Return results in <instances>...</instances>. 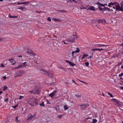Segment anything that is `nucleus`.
I'll return each mask as SVG.
<instances>
[{"label": "nucleus", "instance_id": "603ef678", "mask_svg": "<svg viewBox=\"0 0 123 123\" xmlns=\"http://www.w3.org/2000/svg\"><path fill=\"white\" fill-rule=\"evenodd\" d=\"M33 116L32 115H30V118H33Z\"/></svg>", "mask_w": 123, "mask_h": 123}, {"label": "nucleus", "instance_id": "a19ab883", "mask_svg": "<svg viewBox=\"0 0 123 123\" xmlns=\"http://www.w3.org/2000/svg\"><path fill=\"white\" fill-rule=\"evenodd\" d=\"M79 81H80V82H82V83H84L86 84H87L85 82H84L83 81H81V80H79Z\"/></svg>", "mask_w": 123, "mask_h": 123}, {"label": "nucleus", "instance_id": "a211bd4d", "mask_svg": "<svg viewBox=\"0 0 123 123\" xmlns=\"http://www.w3.org/2000/svg\"><path fill=\"white\" fill-rule=\"evenodd\" d=\"M49 96L51 97V98H52L54 96V92H53L51 93H50L49 94Z\"/></svg>", "mask_w": 123, "mask_h": 123}, {"label": "nucleus", "instance_id": "bb28decb", "mask_svg": "<svg viewBox=\"0 0 123 123\" xmlns=\"http://www.w3.org/2000/svg\"><path fill=\"white\" fill-rule=\"evenodd\" d=\"M97 121V120H96V119H93V122H93V123H96Z\"/></svg>", "mask_w": 123, "mask_h": 123}, {"label": "nucleus", "instance_id": "f257e3e1", "mask_svg": "<svg viewBox=\"0 0 123 123\" xmlns=\"http://www.w3.org/2000/svg\"><path fill=\"white\" fill-rule=\"evenodd\" d=\"M114 5H115V6L116 7L117 11H123L122 4L120 6L119 4L117 2H111V3H109L108 6L110 7H111L113 6Z\"/></svg>", "mask_w": 123, "mask_h": 123}, {"label": "nucleus", "instance_id": "c03bdc74", "mask_svg": "<svg viewBox=\"0 0 123 123\" xmlns=\"http://www.w3.org/2000/svg\"><path fill=\"white\" fill-rule=\"evenodd\" d=\"M1 67H5V66L3 65V64L1 63Z\"/></svg>", "mask_w": 123, "mask_h": 123}, {"label": "nucleus", "instance_id": "c9c22d12", "mask_svg": "<svg viewBox=\"0 0 123 123\" xmlns=\"http://www.w3.org/2000/svg\"><path fill=\"white\" fill-rule=\"evenodd\" d=\"M96 4L98 5H99L101 6L102 4L99 3V2H97L96 3Z\"/></svg>", "mask_w": 123, "mask_h": 123}, {"label": "nucleus", "instance_id": "2eb2a0df", "mask_svg": "<svg viewBox=\"0 0 123 123\" xmlns=\"http://www.w3.org/2000/svg\"><path fill=\"white\" fill-rule=\"evenodd\" d=\"M57 11L61 13H66V11L65 10H60L56 11Z\"/></svg>", "mask_w": 123, "mask_h": 123}, {"label": "nucleus", "instance_id": "49530a36", "mask_svg": "<svg viewBox=\"0 0 123 123\" xmlns=\"http://www.w3.org/2000/svg\"><path fill=\"white\" fill-rule=\"evenodd\" d=\"M47 20L49 21H50L51 20V19L50 17H48L47 18Z\"/></svg>", "mask_w": 123, "mask_h": 123}, {"label": "nucleus", "instance_id": "a878e982", "mask_svg": "<svg viewBox=\"0 0 123 123\" xmlns=\"http://www.w3.org/2000/svg\"><path fill=\"white\" fill-rule=\"evenodd\" d=\"M80 8L81 9H86V8L84 7L83 6H81L80 7Z\"/></svg>", "mask_w": 123, "mask_h": 123}, {"label": "nucleus", "instance_id": "5701e85b", "mask_svg": "<svg viewBox=\"0 0 123 123\" xmlns=\"http://www.w3.org/2000/svg\"><path fill=\"white\" fill-rule=\"evenodd\" d=\"M39 105L41 106H45V105L44 104V102H42V103L41 104H40Z\"/></svg>", "mask_w": 123, "mask_h": 123}, {"label": "nucleus", "instance_id": "5fc2aeb1", "mask_svg": "<svg viewBox=\"0 0 123 123\" xmlns=\"http://www.w3.org/2000/svg\"><path fill=\"white\" fill-rule=\"evenodd\" d=\"M62 70H63L65 71H66V69H65L64 68H62Z\"/></svg>", "mask_w": 123, "mask_h": 123}, {"label": "nucleus", "instance_id": "f03ea898", "mask_svg": "<svg viewBox=\"0 0 123 123\" xmlns=\"http://www.w3.org/2000/svg\"><path fill=\"white\" fill-rule=\"evenodd\" d=\"M27 103L30 105L34 106L38 104V101L35 98H33L28 99Z\"/></svg>", "mask_w": 123, "mask_h": 123}, {"label": "nucleus", "instance_id": "412c9836", "mask_svg": "<svg viewBox=\"0 0 123 123\" xmlns=\"http://www.w3.org/2000/svg\"><path fill=\"white\" fill-rule=\"evenodd\" d=\"M108 94L112 98L113 97V96L112 94H111L109 92H107Z\"/></svg>", "mask_w": 123, "mask_h": 123}, {"label": "nucleus", "instance_id": "de8ad7c7", "mask_svg": "<svg viewBox=\"0 0 123 123\" xmlns=\"http://www.w3.org/2000/svg\"><path fill=\"white\" fill-rule=\"evenodd\" d=\"M17 4H18V5H20V4H23V2H21V3L18 2L17 3Z\"/></svg>", "mask_w": 123, "mask_h": 123}, {"label": "nucleus", "instance_id": "4c0bfd02", "mask_svg": "<svg viewBox=\"0 0 123 123\" xmlns=\"http://www.w3.org/2000/svg\"><path fill=\"white\" fill-rule=\"evenodd\" d=\"M18 117H16L15 118V121L17 122H18L19 121L18 120Z\"/></svg>", "mask_w": 123, "mask_h": 123}, {"label": "nucleus", "instance_id": "4468645a", "mask_svg": "<svg viewBox=\"0 0 123 123\" xmlns=\"http://www.w3.org/2000/svg\"><path fill=\"white\" fill-rule=\"evenodd\" d=\"M88 56V55H87L86 54H84L83 55L82 57L81 58V59L82 60L86 57Z\"/></svg>", "mask_w": 123, "mask_h": 123}, {"label": "nucleus", "instance_id": "680f3d73", "mask_svg": "<svg viewBox=\"0 0 123 123\" xmlns=\"http://www.w3.org/2000/svg\"><path fill=\"white\" fill-rule=\"evenodd\" d=\"M3 93V92L0 91V95L1 94Z\"/></svg>", "mask_w": 123, "mask_h": 123}, {"label": "nucleus", "instance_id": "09e8293b", "mask_svg": "<svg viewBox=\"0 0 123 123\" xmlns=\"http://www.w3.org/2000/svg\"><path fill=\"white\" fill-rule=\"evenodd\" d=\"M26 63V62H24L23 63V65H24L25 66V67H26V65H25V64Z\"/></svg>", "mask_w": 123, "mask_h": 123}, {"label": "nucleus", "instance_id": "ddd939ff", "mask_svg": "<svg viewBox=\"0 0 123 123\" xmlns=\"http://www.w3.org/2000/svg\"><path fill=\"white\" fill-rule=\"evenodd\" d=\"M63 107L64 109V110L65 111H66L69 109V107H68V106L67 105H64Z\"/></svg>", "mask_w": 123, "mask_h": 123}, {"label": "nucleus", "instance_id": "338daca9", "mask_svg": "<svg viewBox=\"0 0 123 123\" xmlns=\"http://www.w3.org/2000/svg\"><path fill=\"white\" fill-rule=\"evenodd\" d=\"M18 56L19 57H22V56L21 55H20V56Z\"/></svg>", "mask_w": 123, "mask_h": 123}, {"label": "nucleus", "instance_id": "e2e57ef3", "mask_svg": "<svg viewBox=\"0 0 123 123\" xmlns=\"http://www.w3.org/2000/svg\"><path fill=\"white\" fill-rule=\"evenodd\" d=\"M121 68L122 69H123V65H122L121 66Z\"/></svg>", "mask_w": 123, "mask_h": 123}, {"label": "nucleus", "instance_id": "13d9d810", "mask_svg": "<svg viewBox=\"0 0 123 123\" xmlns=\"http://www.w3.org/2000/svg\"><path fill=\"white\" fill-rule=\"evenodd\" d=\"M6 78V77L5 76H4L3 77V79H5Z\"/></svg>", "mask_w": 123, "mask_h": 123}, {"label": "nucleus", "instance_id": "7ed1b4c3", "mask_svg": "<svg viewBox=\"0 0 123 123\" xmlns=\"http://www.w3.org/2000/svg\"><path fill=\"white\" fill-rule=\"evenodd\" d=\"M78 37L76 36V33H75L73 34V35L70 36L67 39V41L69 43H73L75 40V39L77 38Z\"/></svg>", "mask_w": 123, "mask_h": 123}, {"label": "nucleus", "instance_id": "aec40b11", "mask_svg": "<svg viewBox=\"0 0 123 123\" xmlns=\"http://www.w3.org/2000/svg\"><path fill=\"white\" fill-rule=\"evenodd\" d=\"M76 49H77V50H75V52L78 53L80 52V50L79 49V48H76Z\"/></svg>", "mask_w": 123, "mask_h": 123}, {"label": "nucleus", "instance_id": "69168bd1", "mask_svg": "<svg viewBox=\"0 0 123 123\" xmlns=\"http://www.w3.org/2000/svg\"><path fill=\"white\" fill-rule=\"evenodd\" d=\"M91 56H89L88 57V58H91Z\"/></svg>", "mask_w": 123, "mask_h": 123}, {"label": "nucleus", "instance_id": "6e6552de", "mask_svg": "<svg viewBox=\"0 0 123 123\" xmlns=\"http://www.w3.org/2000/svg\"><path fill=\"white\" fill-rule=\"evenodd\" d=\"M117 10L116 9V7H115V6H113L112 9H111V11L112 12V13H116L117 12Z\"/></svg>", "mask_w": 123, "mask_h": 123}, {"label": "nucleus", "instance_id": "58836bf2", "mask_svg": "<svg viewBox=\"0 0 123 123\" xmlns=\"http://www.w3.org/2000/svg\"><path fill=\"white\" fill-rule=\"evenodd\" d=\"M123 76V73H122L119 75V76L120 77H122Z\"/></svg>", "mask_w": 123, "mask_h": 123}, {"label": "nucleus", "instance_id": "79ce46f5", "mask_svg": "<svg viewBox=\"0 0 123 123\" xmlns=\"http://www.w3.org/2000/svg\"><path fill=\"white\" fill-rule=\"evenodd\" d=\"M112 100H114V101H115L116 102H117V99H116L115 98H113L112 99Z\"/></svg>", "mask_w": 123, "mask_h": 123}, {"label": "nucleus", "instance_id": "cd10ccee", "mask_svg": "<svg viewBox=\"0 0 123 123\" xmlns=\"http://www.w3.org/2000/svg\"><path fill=\"white\" fill-rule=\"evenodd\" d=\"M63 116V115H59L58 116V118L59 119H61L62 118Z\"/></svg>", "mask_w": 123, "mask_h": 123}, {"label": "nucleus", "instance_id": "473e14b6", "mask_svg": "<svg viewBox=\"0 0 123 123\" xmlns=\"http://www.w3.org/2000/svg\"><path fill=\"white\" fill-rule=\"evenodd\" d=\"M18 106V104H17L15 106H12V107L13 108H15Z\"/></svg>", "mask_w": 123, "mask_h": 123}, {"label": "nucleus", "instance_id": "c756f323", "mask_svg": "<svg viewBox=\"0 0 123 123\" xmlns=\"http://www.w3.org/2000/svg\"><path fill=\"white\" fill-rule=\"evenodd\" d=\"M24 8H25L24 7H23L22 6H21L19 8H18V9H21V10H23V9H24Z\"/></svg>", "mask_w": 123, "mask_h": 123}, {"label": "nucleus", "instance_id": "ea45409f", "mask_svg": "<svg viewBox=\"0 0 123 123\" xmlns=\"http://www.w3.org/2000/svg\"><path fill=\"white\" fill-rule=\"evenodd\" d=\"M24 97L22 96H20L19 98V99H20L21 98H23Z\"/></svg>", "mask_w": 123, "mask_h": 123}, {"label": "nucleus", "instance_id": "f704fd0d", "mask_svg": "<svg viewBox=\"0 0 123 123\" xmlns=\"http://www.w3.org/2000/svg\"><path fill=\"white\" fill-rule=\"evenodd\" d=\"M9 99L8 98H7L6 99H5V101L6 102H7V101H8Z\"/></svg>", "mask_w": 123, "mask_h": 123}, {"label": "nucleus", "instance_id": "052dcab7", "mask_svg": "<svg viewBox=\"0 0 123 123\" xmlns=\"http://www.w3.org/2000/svg\"><path fill=\"white\" fill-rule=\"evenodd\" d=\"M55 43H57V44L58 43V41L57 40L56 41H55Z\"/></svg>", "mask_w": 123, "mask_h": 123}, {"label": "nucleus", "instance_id": "dca6fc26", "mask_svg": "<svg viewBox=\"0 0 123 123\" xmlns=\"http://www.w3.org/2000/svg\"><path fill=\"white\" fill-rule=\"evenodd\" d=\"M22 66V65H19V66L18 67H16L13 68H12V69L13 70L16 69H17L18 68H20Z\"/></svg>", "mask_w": 123, "mask_h": 123}, {"label": "nucleus", "instance_id": "f8f14e48", "mask_svg": "<svg viewBox=\"0 0 123 123\" xmlns=\"http://www.w3.org/2000/svg\"><path fill=\"white\" fill-rule=\"evenodd\" d=\"M62 42H63L64 44H69V43H68L69 42H68L67 41V40H65V41L62 40Z\"/></svg>", "mask_w": 123, "mask_h": 123}, {"label": "nucleus", "instance_id": "bf43d9fd", "mask_svg": "<svg viewBox=\"0 0 123 123\" xmlns=\"http://www.w3.org/2000/svg\"><path fill=\"white\" fill-rule=\"evenodd\" d=\"M68 2H72V0H69L68 1Z\"/></svg>", "mask_w": 123, "mask_h": 123}, {"label": "nucleus", "instance_id": "7c9ffc66", "mask_svg": "<svg viewBox=\"0 0 123 123\" xmlns=\"http://www.w3.org/2000/svg\"><path fill=\"white\" fill-rule=\"evenodd\" d=\"M85 65L86 66L88 67L89 65V63L88 62H87L85 63Z\"/></svg>", "mask_w": 123, "mask_h": 123}, {"label": "nucleus", "instance_id": "4be33fe9", "mask_svg": "<svg viewBox=\"0 0 123 123\" xmlns=\"http://www.w3.org/2000/svg\"><path fill=\"white\" fill-rule=\"evenodd\" d=\"M75 95L76 97H80L81 96V94L80 93V94H78V95L75 94Z\"/></svg>", "mask_w": 123, "mask_h": 123}, {"label": "nucleus", "instance_id": "8fccbe9b", "mask_svg": "<svg viewBox=\"0 0 123 123\" xmlns=\"http://www.w3.org/2000/svg\"><path fill=\"white\" fill-rule=\"evenodd\" d=\"M98 8L100 10H102V8H101V7L98 6Z\"/></svg>", "mask_w": 123, "mask_h": 123}, {"label": "nucleus", "instance_id": "393cba45", "mask_svg": "<svg viewBox=\"0 0 123 123\" xmlns=\"http://www.w3.org/2000/svg\"><path fill=\"white\" fill-rule=\"evenodd\" d=\"M29 3V2L28 1L23 2V4L27 5Z\"/></svg>", "mask_w": 123, "mask_h": 123}, {"label": "nucleus", "instance_id": "20e7f679", "mask_svg": "<svg viewBox=\"0 0 123 123\" xmlns=\"http://www.w3.org/2000/svg\"><path fill=\"white\" fill-rule=\"evenodd\" d=\"M25 52L28 54L30 55H35V53L30 49H28L27 50H25Z\"/></svg>", "mask_w": 123, "mask_h": 123}, {"label": "nucleus", "instance_id": "a18cd8bd", "mask_svg": "<svg viewBox=\"0 0 123 123\" xmlns=\"http://www.w3.org/2000/svg\"><path fill=\"white\" fill-rule=\"evenodd\" d=\"M107 4H102L101 6H105L107 5Z\"/></svg>", "mask_w": 123, "mask_h": 123}, {"label": "nucleus", "instance_id": "864d4df0", "mask_svg": "<svg viewBox=\"0 0 123 123\" xmlns=\"http://www.w3.org/2000/svg\"><path fill=\"white\" fill-rule=\"evenodd\" d=\"M11 17L13 18H17L18 17L17 16H13V17Z\"/></svg>", "mask_w": 123, "mask_h": 123}, {"label": "nucleus", "instance_id": "e433bc0d", "mask_svg": "<svg viewBox=\"0 0 123 123\" xmlns=\"http://www.w3.org/2000/svg\"><path fill=\"white\" fill-rule=\"evenodd\" d=\"M104 50V49L102 48L100 49L97 48V50H98V51H101V50Z\"/></svg>", "mask_w": 123, "mask_h": 123}, {"label": "nucleus", "instance_id": "37998d69", "mask_svg": "<svg viewBox=\"0 0 123 123\" xmlns=\"http://www.w3.org/2000/svg\"><path fill=\"white\" fill-rule=\"evenodd\" d=\"M75 53V51H73L72 52V56H73V57L74 56V53Z\"/></svg>", "mask_w": 123, "mask_h": 123}, {"label": "nucleus", "instance_id": "6ab92c4d", "mask_svg": "<svg viewBox=\"0 0 123 123\" xmlns=\"http://www.w3.org/2000/svg\"><path fill=\"white\" fill-rule=\"evenodd\" d=\"M62 20L59 19H56L54 18V21H58V22H61Z\"/></svg>", "mask_w": 123, "mask_h": 123}, {"label": "nucleus", "instance_id": "4d7b16f0", "mask_svg": "<svg viewBox=\"0 0 123 123\" xmlns=\"http://www.w3.org/2000/svg\"><path fill=\"white\" fill-rule=\"evenodd\" d=\"M72 81L73 82H74V83L75 84L76 83L75 82V81L73 80H72Z\"/></svg>", "mask_w": 123, "mask_h": 123}, {"label": "nucleus", "instance_id": "0e129e2a", "mask_svg": "<svg viewBox=\"0 0 123 123\" xmlns=\"http://www.w3.org/2000/svg\"><path fill=\"white\" fill-rule=\"evenodd\" d=\"M121 88L123 90V87H121Z\"/></svg>", "mask_w": 123, "mask_h": 123}, {"label": "nucleus", "instance_id": "1a4fd4ad", "mask_svg": "<svg viewBox=\"0 0 123 123\" xmlns=\"http://www.w3.org/2000/svg\"><path fill=\"white\" fill-rule=\"evenodd\" d=\"M65 62H66L68 63L70 65L72 66H73L75 65L73 63L70 61L66 60Z\"/></svg>", "mask_w": 123, "mask_h": 123}, {"label": "nucleus", "instance_id": "c85d7f7f", "mask_svg": "<svg viewBox=\"0 0 123 123\" xmlns=\"http://www.w3.org/2000/svg\"><path fill=\"white\" fill-rule=\"evenodd\" d=\"M9 61L11 63H13L14 62V60L13 59H11L9 60Z\"/></svg>", "mask_w": 123, "mask_h": 123}, {"label": "nucleus", "instance_id": "9d476101", "mask_svg": "<svg viewBox=\"0 0 123 123\" xmlns=\"http://www.w3.org/2000/svg\"><path fill=\"white\" fill-rule=\"evenodd\" d=\"M88 10L92 11H94L95 10L94 9V7L93 6H91L90 7H89L88 9Z\"/></svg>", "mask_w": 123, "mask_h": 123}, {"label": "nucleus", "instance_id": "774afa93", "mask_svg": "<svg viewBox=\"0 0 123 123\" xmlns=\"http://www.w3.org/2000/svg\"><path fill=\"white\" fill-rule=\"evenodd\" d=\"M102 95L104 96H105V95H104V94L103 93H102Z\"/></svg>", "mask_w": 123, "mask_h": 123}, {"label": "nucleus", "instance_id": "2f4dec72", "mask_svg": "<svg viewBox=\"0 0 123 123\" xmlns=\"http://www.w3.org/2000/svg\"><path fill=\"white\" fill-rule=\"evenodd\" d=\"M92 50L94 51L97 50V48L92 49Z\"/></svg>", "mask_w": 123, "mask_h": 123}, {"label": "nucleus", "instance_id": "f3484780", "mask_svg": "<svg viewBox=\"0 0 123 123\" xmlns=\"http://www.w3.org/2000/svg\"><path fill=\"white\" fill-rule=\"evenodd\" d=\"M80 106H81L80 108L82 109H84L86 107V105L84 104H83L81 105H80Z\"/></svg>", "mask_w": 123, "mask_h": 123}, {"label": "nucleus", "instance_id": "423d86ee", "mask_svg": "<svg viewBox=\"0 0 123 123\" xmlns=\"http://www.w3.org/2000/svg\"><path fill=\"white\" fill-rule=\"evenodd\" d=\"M40 92V91L37 88H36L33 89L32 93L34 94H37L39 93Z\"/></svg>", "mask_w": 123, "mask_h": 123}, {"label": "nucleus", "instance_id": "6e6d98bb", "mask_svg": "<svg viewBox=\"0 0 123 123\" xmlns=\"http://www.w3.org/2000/svg\"><path fill=\"white\" fill-rule=\"evenodd\" d=\"M9 17L11 18H12L11 17H13V16H11L10 15H9Z\"/></svg>", "mask_w": 123, "mask_h": 123}, {"label": "nucleus", "instance_id": "3c124183", "mask_svg": "<svg viewBox=\"0 0 123 123\" xmlns=\"http://www.w3.org/2000/svg\"><path fill=\"white\" fill-rule=\"evenodd\" d=\"M35 12H37L38 13H41L42 12V11H40V12H38V11H36Z\"/></svg>", "mask_w": 123, "mask_h": 123}, {"label": "nucleus", "instance_id": "9b49d317", "mask_svg": "<svg viewBox=\"0 0 123 123\" xmlns=\"http://www.w3.org/2000/svg\"><path fill=\"white\" fill-rule=\"evenodd\" d=\"M98 23H101L104 24L105 23V21L103 20L98 19Z\"/></svg>", "mask_w": 123, "mask_h": 123}, {"label": "nucleus", "instance_id": "0eeeda50", "mask_svg": "<svg viewBox=\"0 0 123 123\" xmlns=\"http://www.w3.org/2000/svg\"><path fill=\"white\" fill-rule=\"evenodd\" d=\"M105 45H101L100 44H96L94 45V47L95 48H99L101 47H103L104 46H105Z\"/></svg>", "mask_w": 123, "mask_h": 123}, {"label": "nucleus", "instance_id": "72a5a7b5", "mask_svg": "<svg viewBox=\"0 0 123 123\" xmlns=\"http://www.w3.org/2000/svg\"><path fill=\"white\" fill-rule=\"evenodd\" d=\"M4 40V38H0V42Z\"/></svg>", "mask_w": 123, "mask_h": 123}, {"label": "nucleus", "instance_id": "b1692460", "mask_svg": "<svg viewBox=\"0 0 123 123\" xmlns=\"http://www.w3.org/2000/svg\"><path fill=\"white\" fill-rule=\"evenodd\" d=\"M8 88L6 86H4L3 89V91H5Z\"/></svg>", "mask_w": 123, "mask_h": 123}, {"label": "nucleus", "instance_id": "39448f33", "mask_svg": "<svg viewBox=\"0 0 123 123\" xmlns=\"http://www.w3.org/2000/svg\"><path fill=\"white\" fill-rule=\"evenodd\" d=\"M41 71H43L45 73H44L45 74H46V75H48V76L51 77H52L53 76V75L51 74L50 73H49V72H47L46 71L44 70H41Z\"/></svg>", "mask_w": 123, "mask_h": 123}]
</instances>
